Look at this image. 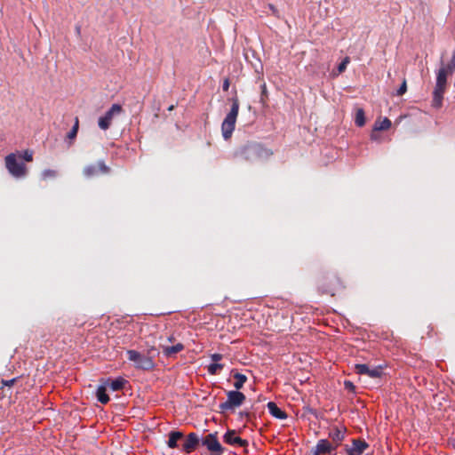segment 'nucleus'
<instances>
[{
    "mask_svg": "<svg viewBox=\"0 0 455 455\" xmlns=\"http://www.w3.org/2000/svg\"><path fill=\"white\" fill-rule=\"evenodd\" d=\"M273 155V151L261 143L256 141H248L239 147L234 153V156L249 163L267 160Z\"/></svg>",
    "mask_w": 455,
    "mask_h": 455,
    "instance_id": "f257e3e1",
    "label": "nucleus"
},
{
    "mask_svg": "<svg viewBox=\"0 0 455 455\" xmlns=\"http://www.w3.org/2000/svg\"><path fill=\"white\" fill-rule=\"evenodd\" d=\"M229 100L232 103L231 108L221 124L222 136L226 140L231 138L235 130L240 106L239 100L236 95L232 97Z\"/></svg>",
    "mask_w": 455,
    "mask_h": 455,
    "instance_id": "f03ea898",
    "label": "nucleus"
},
{
    "mask_svg": "<svg viewBox=\"0 0 455 455\" xmlns=\"http://www.w3.org/2000/svg\"><path fill=\"white\" fill-rule=\"evenodd\" d=\"M245 399L246 396L240 391H228L227 400L219 405V412L222 414L228 411L234 412L235 408L240 407L244 403Z\"/></svg>",
    "mask_w": 455,
    "mask_h": 455,
    "instance_id": "7ed1b4c3",
    "label": "nucleus"
},
{
    "mask_svg": "<svg viewBox=\"0 0 455 455\" xmlns=\"http://www.w3.org/2000/svg\"><path fill=\"white\" fill-rule=\"evenodd\" d=\"M127 359L133 363L134 368L141 371H152L156 367L155 361L147 358L143 352H139L133 349L126 351Z\"/></svg>",
    "mask_w": 455,
    "mask_h": 455,
    "instance_id": "20e7f679",
    "label": "nucleus"
},
{
    "mask_svg": "<svg viewBox=\"0 0 455 455\" xmlns=\"http://www.w3.org/2000/svg\"><path fill=\"white\" fill-rule=\"evenodd\" d=\"M5 167L9 173L17 179L24 178L28 172L25 164L18 160L16 153H11L5 156Z\"/></svg>",
    "mask_w": 455,
    "mask_h": 455,
    "instance_id": "39448f33",
    "label": "nucleus"
},
{
    "mask_svg": "<svg viewBox=\"0 0 455 455\" xmlns=\"http://www.w3.org/2000/svg\"><path fill=\"white\" fill-rule=\"evenodd\" d=\"M218 433H211L201 436V445L204 446L210 452V455H222L225 448L220 444L217 437Z\"/></svg>",
    "mask_w": 455,
    "mask_h": 455,
    "instance_id": "423d86ee",
    "label": "nucleus"
},
{
    "mask_svg": "<svg viewBox=\"0 0 455 455\" xmlns=\"http://www.w3.org/2000/svg\"><path fill=\"white\" fill-rule=\"evenodd\" d=\"M181 451L185 454H191L201 445V435L196 432H191L183 438Z\"/></svg>",
    "mask_w": 455,
    "mask_h": 455,
    "instance_id": "0eeeda50",
    "label": "nucleus"
},
{
    "mask_svg": "<svg viewBox=\"0 0 455 455\" xmlns=\"http://www.w3.org/2000/svg\"><path fill=\"white\" fill-rule=\"evenodd\" d=\"M110 172V168L106 165L103 160L98 161L97 164H89L83 170V174L86 178H92L99 175L100 173L108 174Z\"/></svg>",
    "mask_w": 455,
    "mask_h": 455,
    "instance_id": "6e6552de",
    "label": "nucleus"
},
{
    "mask_svg": "<svg viewBox=\"0 0 455 455\" xmlns=\"http://www.w3.org/2000/svg\"><path fill=\"white\" fill-rule=\"evenodd\" d=\"M122 111V107L119 104H113L111 108L105 113L104 116H100L98 121L99 127L101 130H108L113 119L115 114H118Z\"/></svg>",
    "mask_w": 455,
    "mask_h": 455,
    "instance_id": "1a4fd4ad",
    "label": "nucleus"
},
{
    "mask_svg": "<svg viewBox=\"0 0 455 455\" xmlns=\"http://www.w3.org/2000/svg\"><path fill=\"white\" fill-rule=\"evenodd\" d=\"M337 446H333L327 439H320L311 449L312 455H336Z\"/></svg>",
    "mask_w": 455,
    "mask_h": 455,
    "instance_id": "9d476101",
    "label": "nucleus"
},
{
    "mask_svg": "<svg viewBox=\"0 0 455 455\" xmlns=\"http://www.w3.org/2000/svg\"><path fill=\"white\" fill-rule=\"evenodd\" d=\"M355 371L359 375H367L372 379L380 378L383 375L382 365H378L372 369H370L367 364L356 363L355 365Z\"/></svg>",
    "mask_w": 455,
    "mask_h": 455,
    "instance_id": "9b49d317",
    "label": "nucleus"
},
{
    "mask_svg": "<svg viewBox=\"0 0 455 455\" xmlns=\"http://www.w3.org/2000/svg\"><path fill=\"white\" fill-rule=\"evenodd\" d=\"M369 448V443L364 440L356 438L352 439V445L345 446L347 455H362Z\"/></svg>",
    "mask_w": 455,
    "mask_h": 455,
    "instance_id": "f8f14e48",
    "label": "nucleus"
},
{
    "mask_svg": "<svg viewBox=\"0 0 455 455\" xmlns=\"http://www.w3.org/2000/svg\"><path fill=\"white\" fill-rule=\"evenodd\" d=\"M224 443L236 447H247L248 441L236 435L235 430H228L223 435Z\"/></svg>",
    "mask_w": 455,
    "mask_h": 455,
    "instance_id": "ddd939ff",
    "label": "nucleus"
},
{
    "mask_svg": "<svg viewBox=\"0 0 455 455\" xmlns=\"http://www.w3.org/2000/svg\"><path fill=\"white\" fill-rule=\"evenodd\" d=\"M339 284V279L337 276L333 275L332 281L328 284L322 283V281L318 282L317 290L322 294H327L331 296H334L336 286Z\"/></svg>",
    "mask_w": 455,
    "mask_h": 455,
    "instance_id": "4468645a",
    "label": "nucleus"
},
{
    "mask_svg": "<svg viewBox=\"0 0 455 455\" xmlns=\"http://www.w3.org/2000/svg\"><path fill=\"white\" fill-rule=\"evenodd\" d=\"M105 384L109 387L112 391H119L124 388L125 385L128 384V381L123 377H118L116 379H102Z\"/></svg>",
    "mask_w": 455,
    "mask_h": 455,
    "instance_id": "2eb2a0df",
    "label": "nucleus"
},
{
    "mask_svg": "<svg viewBox=\"0 0 455 455\" xmlns=\"http://www.w3.org/2000/svg\"><path fill=\"white\" fill-rule=\"evenodd\" d=\"M446 87L435 84L433 92L432 106L435 108H440L443 105V94Z\"/></svg>",
    "mask_w": 455,
    "mask_h": 455,
    "instance_id": "dca6fc26",
    "label": "nucleus"
},
{
    "mask_svg": "<svg viewBox=\"0 0 455 455\" xmlns=\"http://www.w3.org/2000/svg\"><path fill=\"white\" fill-rule=\"evenodd\" d=\"M184 434L181 431L172 430L168 434L167 446L171 449L179 448V442L183 440Z\"/></svg>",
    "mask_w": 455,
    "mask_h": 455,
    "instance_id": "f3484780",
    "label": "nucleus"
},
{
    "mask_svg": "<svg viewBox=\"0 0 455 455\" xmlns=\"http://www.w3.org/2000/svg\"><path fill=\"white\" fill-rule=\"evenodd\" d=\"M269 413L275 419H285L288 418L287 413L279 408L274 402H268L267 404Z\"/></svg>",
    "mask_w": 455,
    "mask_h": 455,
    "instance_id": "a211bd4d",
    "label": "nucleus"
},
{
    "mask_svg": "<svg viewBox=\"0 0 455 455\" xmlns=\"http://www.w3.org/2000/svg\"><path fill=\"white\" fill-rule=\"evenodd\" d=\"M107 391H108V386L101 379V384L96 389L95 395H96L97 400L100 403H101L102 404H107L110 400Z\"/></svg>",
    "mask_w": 455,
    "mask_h": 455,
    "instance_id": "6ab92c4d",
    "label": "nucleus"
},
{
    "mask_svg": "<svg viewBox=\"0 0 455 455\" xmlns=\"http://www.w3.org/2000/svg\"><path fill=\"white\" fill-rule=\"evenodd\" d=\"M345 433H346V429H341V428H339V427H334V428L330 430L329 437L335 443L334 446L338 447L340 444V443L345 438Z\"/></svg>",
    "mask_w": 455,
    "mask_h": 455,
    "instance_id": "aec40b11",
    "label": "nucleus"
},
{
    "mask_svg": "<svg viewBox=\"0 0 455 455\" xmlns=\"http://www.w3.org/2000/svg\"><path fill=\"white\" fill-rule=\"evenodd\" d=\"M184 349V345L182 343H177L173 346H164L163 347V354L165 357L171 358L174 355L180 353Z\"/></svg>",
    "mask_w": 455,
    "mask_h": 455,
    "instance_id": "412c9836",
    "label": "nucleus"
},
{
    "mask_svg": "<svg viewBox=\"0 0 455 455\" xmlns=\"http://www.w3.org/2000/svg\"><path fill=\"white\" fill-rule=\"evenodd\" d=\"M448 76H451L450 73L443 67H441L436 72L435 84L446 87Z\"/></svg>",
    "mask_w": 455,
    "mask_h": 455,
    "instance_id": "4be33fe9",
    "label": "nucleus"
},
{
    "mask_svg": "<svg viewBox=\"0 0 455 455\" xmlns=\"http://www.w3.org/2000/svg\"><path fill=\"white\" fill-rule=\"evenodd\" d=\"M233 377L235 379L234 387L235 390L239 391L247 381V377L240 372H235Z\"/></svg>",
    "mask_w": 455,
    "mask_h": 455,
    "instance_id": "5701e85b",
    "label": "nucleus"
},
{
    "mask_svg": "<svg viewBox=\"0 0 455 455\" xmlns=\"http://www.w3.org/2000/svg\"><path fill=\"white\" fill-rule=\"evenodd\" d=\"M391 124L392 123L387 117H385L382 121L377 120L373 126V132L387 130Z\"/></svg>",
    "mask_w": 455,
    "mask_h": 455,
    "instance_id": "b1692460",
    "label": "nucleus"
},
{
    "mask_svg": "<svg viewBox=\"0 0 455 455\" xmlns=\"http://www.w3.org/2000/svg\"><path fill=\"white\" fill-rule=\"evenodd\" d=\"M366 119H365V113L363 108H358L355 113V124L358 127H363L365 124Z\"/></svg>",
    "mask_w": 455,
    "mask_h": 455,
    "instance_id": "393cba45",
    "label": "nucleus"
},
{
    "mask_svg": "<svg viewBox=\"0 0 455 455\" xmlns=\"http://www.w3.org/2000/svg\"><path fill=\"white\" fill-rule=\"evenodd\" d=\"M224 364L220 363H212L207 366V371L210 375H217L222 371Z\"/></svg>",
    "mask_w": 455,
    "mask_h": 455,
    "instance_id": "a878e982",
    "label": "nucleus"
},
{
    "mask_svg": "<svg viewBox=\"0 0 455 455\" xmlns=\"http://www.w3.org/2000/svg\"><path fill=\"white\" fill-rule=\"evenodd\" d=\"M441 63L442 67H443L450 73V75L455 73V50L452 52L451 60L446 65H444L443 61Z\"/></svg>",
    "mask_w": 455,
    "mask_h": 455,
    "instance_id": "bb28decb",
    "label": "nucleus"
},
{
    "mask_svg": "<svg viewBox=\"0 0 455 455\" xmlns=\"http://www.w3.org/2000/svg\"><path fill=\"white\" fill-rule=\"evenodd\" d=\"M16 154L20 159L26 162H31L33 160V152L31 150L26 149L22 152H17Z\"/></svg>",
    "mask_w": 455,
    "mask_h": 455,
    "instance_id": "cd10ccee",
    "label": "nucleus"
},
{
    "mask_svg": "<svg viewBox=\"0 0 455 455\" xmlns=\"http://www.w3.org/2000/svg\"><path fill=\"white\" fill-rule=\"evenodd\" d=\"M143 353L147 358H150L152 361H155V358L159 355V350L155 347H151Z\"/></svg>",
    "mask_w": 455,
    "mask_h": 455,
    "instance_id": "c85d7f7f",
    "label": "nucleus"
},
{
    "mask_svg": "<svg viewBox=\"0 0 455 455\" xmlns=\"http://www.w3.org/2000/svg\"><path fill=\"white\" fill-rule=\"evenodd\" d=\"M260 100L259 101L265 105L267 103V97H268V92H267V85L265 83H263L261 85H260Z\"/></svg>",
    "mask_w": 455,
    "mask_h": 455,
    "instance_id": "c756f323",
    "label": "nucleus"
},
{
    "mask_svg": "<svg viewBox=\"0 0 455 455\" xmlns=\"http://www.w3.org/2000/svg\"><path fill=\"white\" fill-rule=\"evenodd\" d=\"M78 125H79L78 118L76 117L72 129L69 131V132L67 135V138L68 140H74L76 137L77 132H78Z\"/></svg>",
    "mask_w": 455,
    "mask_h": 455,
    "instance_id": "7c9ffc66",
    "label": "nucleus"
},
{
    "mask_svg": "<svg viewBox=\"0 0 455 455\" xmlns=\"http://www.w3.org/2000/svg\"><path fill=\"white\" fill-rule=\"evenodd\" d=\"M350 62V58L349 57H345L342 61L338 65L337 67V69H338V74H341L343 73L346 68H347V64Z\"/></svg>",
    "mask_w": 455,
    "mask_h": 455,
    "instance_id": "2f4dec72",
    "label": "nucleus"
},
{
    "mask_svg": "<svg viewBox=\"0 0 455 455\" xmlns=\"http://www.w3.org/2000/svg\"><path fill=\"white\" fill-rule=\"evenodd\" d=\"M57 176V172L51 169L44 170L41 173V177L43 180H47L49 178H55Z\"/></svg>",
    "mask_w": 455,
    "mask_h": 455,
    "instance_id": "473e14b6",
    "label": "nucleus"
},
{
    "mask_svg": "<svg viewBox=\"0 0 455 455\" xmlns=\"http://www.w3.org/2000/svg\"><path fill=\"white\" fill-rule=\"evenodd\" d=\"M407 91V84H406V80L404 79L402 83V84L400 85V87L397 89L396 91V96H402Z\"/></svg>",
    "mask_w": 455,
    "mask_h": 455,
    "instance_id": "72a5a7b5",
    "label": "nucleus"
},
{
    "mask_svg": "<svg viewBox=\"0 0 455 455\" xmlns=\"http://www.w3.org/2000/svg\"><path fill=\"white\" fill-rule=\"evenodd\" d=\"M344 387L346 390L355 393V386L350 380H345Z\"/></svg>",
    "mask_w": 455,
    "mask_h": 455,
    "instance_id": "f704fd0d",
    "label": "nucleus"
},
{
    "mask_svg": "<svg viewBox=\"0 0 455 455\" xmlns=\"http://www.w3.org/2000/svg\"><path fill=\"white\" fill-rule=\"evenodd\" d=\"M210 357L213 363H219L223 358V355L221 354L215 353L212 354Z\"/></svg>",
    "mask_w": 455,
    "mask_h": 455,
    "instance_id": "c9c22d12",
    "label": "nucleus"
},
{
    "mask_svg": "<svg viewBox=\"0 0 455 455\" xmlns=\"http://www.w3.org/2000/svg\"><path fill=\"white\" fill-rule=\"evenodd\" d=\"M306 411L311 415H313L315 418L318 419L319 418V413L317 411V410L315 409H313L311 407H307L306 408Z\"/></svg>",
    "mask_w": 455,
    "mask_h": 455,
    "instance_id": "e433bc0d",
    "label": "nucleus"
},
{
    "mask_svg": "<svg viewBox=\"0 0 455 455\" xmlns=\"http://www.w3.org/2000/svg\"><path fill=\"white\" fill-rule=\"evenodd\" d=\"M268 8L272 12V14L274 16H275L277 18L279 17V11L277 10V8L275 5L270 4H268Z\"/></svg>",
    "mask_w": 455,
    "mask_h": 455,
    "instance_id": "4c0bfd02",
    "label": "nucleus"
},
{
    "mask_svg": "<svg viewBox=\"0 0 455 455\" xmlns=\"http://www.w3.org/2000/svg\"><path fill=\"white\" fill-rule=\"evenodd\" d=\"M229 86H230L229 79L226 78L223 81V84H222L223 91L227 92L229 89Z\"/></svg>",
    "mask_w": 455,
    "mask_h": 455,
    "instance_id": "58836bf2",
    "label": "nucleus"
},
{
    "mask_svg": "<svg viewBox=\"0 0 455 455\" xmlns=\"http://www.w3.org/2000/svg\"><path fill=\"white\" fill-rule=\"evenodd\" d=\"M16 381V379H9V380H3V384L4 386H7V387H12Z\"/></svg>",
    "mask_w": 455,
    "mask_h": 455,
    "instance_id": "ea45409f",
    "label": "nucleus"
},
{
    "mask_svg": "<svg viewBox=\"0 0 455 455\" xmlns=\"http://www.w3.org/2000/svg\"><path fill=\"white\" fill-rule=\"evenodd\" d=\"M240 416L241 417H245L247 419H249L250 417H251V413L249 411H241L240 412Z\"/></svg>",
    "mask_w": 455,
    "mask_h": 455,
    "instance_id": "a19ab883",
    "label": "nucleus"
},
{
    "mask_svg": "<svg viewBox=\"0 0 455 455\" xmlns=\"http://www.w3.org/2000/svg\"><path fill=\"white\" fill-rule=\"evenodd\" d=\"M76 32L79 34V33H80V26H77V27L76 28Z\"/></svg>",
    "mask_w": 455,
    "mask_h": 455,
    "instance_id": "79ce46f5",
    "label": "nucleus"
},
{
    "mask_svg": "<svg viewBox=\"0 0 455 455\" xmlns=\"http://www.w3.org/2000/svg\"><path fill=\"white\" fill-rule=\"evenodd\" d=\"M173 339H174V338H173L172 336H171V337H169V338H168V340H169V341H172Z\"/></svg>",
    "mask_w": 455,
    "mask_h": 455,
    "instance_id": "37998d69",
    "label": "nucleus"
},
{
    "mask_svg": "<svg viewBox=\"0 0 455 455\" xmlns=\"http://www.w3.org/2000/svg\"><path fill=\"white\" fill-rule=\"evenodd\" d=\"M371 140H375V135H374V133H371Z\"/></svg>",
    "mask_w": 455,
    "mask_h": 455,
    "instance_id": "c03bdc74",
    "label": "nucleus"
},
{
    "mask_svg": "<svg viewBox=\"0 0 455 455\" xmlns=\"http://www.w3.org/2000/svg\"><path fill=\"white\" fill-rule=\"evenodd\" d=\"M168 109L169 110H172L173 109V106H170Z\"/></svg>",
    "mask_w": 455,
    "mask_h": 455,
    "instance_id": "a18cd8bd",
    "label": "nucleus"
}]
</instances>
